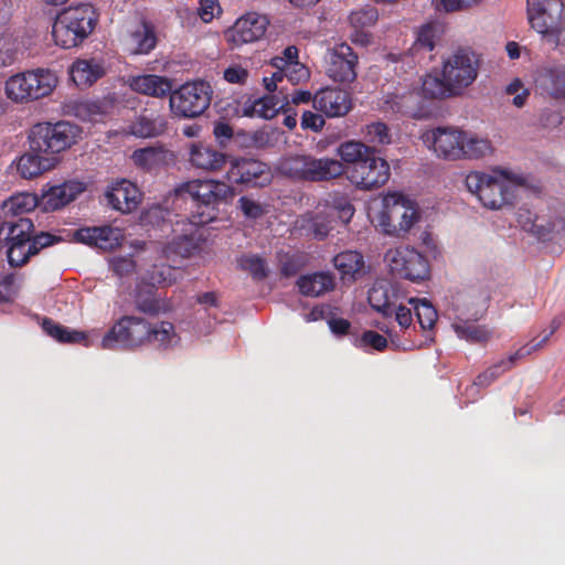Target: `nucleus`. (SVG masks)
<instances>
[{
  "mask_svg": "<svg viewBox=\"0 0 565 565\" xmlns=\"http://www.w3.org/2000/svg\"><path fill=\"white\" fill-rule=\"evenodd\" d=\"M337 154L344 163L350 164L344 172L348 180L359 190L379 189L390 179V164L376 154L374 147L349 140L339 145Z\"/></svg>",
  "mask_w": 565,
  "mask_h": 565,
  "instance_id": "1",
  "label": "nucleus"
},
{
  "mask_svg": "<svg viewBox=\"0 0 565 565\" xmlns=\"http://www.w3.org/2000/svg\"><path fill=\"white\" fill-rule=\"evenodd\" d=\"M523 182V177L512 175L507 170H498L493 173L471 171L465 179L467 190L489 210H501L512 205L516 190Z\"/></svg>",
  "mask_w": 565,
  "mask_h": 565,
  "instance_id": "2",
  "label": "nucleus"
},
{
  "mask_svg": "<svg viewBox=\"0 0 565 565\" xmlns=\"http://www.w3.org/2000/svg\"><path fill=\"white\" fill-rule=\"evenodd\" d=\"M98 21L94 7L83 3L63 9L52 25V35L56 45L63 49L75 47L88 38Z\"/></svg>",
  "mask_w": 565,
  "mask_h": 565,
  "instance_id": "3",
  "label": "nucleus"
},
{
  "mask_svg": "<svg viewBox=\"0 0 565 565\" xmlns=\"http://www.w3.org/2000/svg\"><path fill=\"white\" fill-rule=\"evenodd\" d=\"M278 171L296 181L319 182L342 175L344 167L337 159L297 154L282 158L278 163Z\"/></svg>",
  "mask_w": 565,
  "mask_h": 565,
  "instance_id": "4",
  "label": "nucleus"
},
{
  "mask_svg": "<svg viewBox=\"0 0 565 565\" xmlns=\"http://www.w3.org/2000/svg\"><path fill=\"white\" fill-rule=\"evenodd\" d=\"M57 84L56 75L43 68L18 73L6 81L9 99L22 103L49 96Z\"/></svg>",
  "mask_w": 565,
  "mask_h": 565,
  "instance_id": "5",
  "label": "nucleus"
},
{
  "mask_svg": "<svg viewBox=\"0 0 565 565\" xmlns=\"http://www.w3.org/2000/svg\"><path fill=\"white\" fill-rule=\"evenodd\" d=\"M78 134V127L68 121L36 124L29 135L30 148L34 152L58 153L75 143Z\"/></svg>",
  "mask_w": 565,
  "mask_h": 565,
  "instance_id": "6",
  "label": "nucleus"
},
{
  "mask_svg": "<svg viewBox=\"0 0 565 565\" xmlns=\"http://www.w3.org/2000/svg\"><path fill=\"white\" fill-rule=\"evenodd\" d=\"M212 87L205 81H193L172 89L169 98L171 113L179 118H195L202 115L212 100Z\"/></svg>",
  "mask_w": 565,
  "mask_h": 565,
  "instance_id": "7",
  "label": "nucleus"
},
{
  "mask_svg": "<svg viewBox=\"0 0 565 565\" xmlns=\"http://www.w3.org/2000/svg\"><path fill=\"white\" fill-rule=\"evenodd\" d=\"M418 220L415 204L401 193H390L383 199L379 223L386 234L408 232Z\"/></svg>",
  "mask_w": 565,
  "mask_h": 565,
  "instance_id": "8",
  "label": "nucleus"
},
{
  "mask_svg": "<svg viewBox=\"0 0 565 565\" xmlns=\"http://www.w3.org/2000/svg\"><path fill=\"white\" fill-rule=\"evenodd\" d=\"M459 301L458 307H462L461 313L472 318V320L459 318L452 323L458 338L471 343L487 342L492 332L486 326L475 323L486 310L487 297L482 292H477L472 296H463Z\"/></svg>",
  "mask_w": 565,
  "mask_h": 565,
  "instance_id": "9",
  "label": "nucleus"
},
{
  "mask_svg": "<svg viewBox=\"0 0 565 565\" xmlns=\"http://www.w3.org/2000/svg\"><path fill=\"white\" fill-rule=\"evenodd\" d=\"M150 323L132 316L120 318L103 337L100 345L105 350L135 348L149 343Z\"/></svg>",
  "mask_w": 565,
  "mask_h": 565,
  "instance_id": "10",
  "label": "nucleus"
},
{
  "mask_svg": "<svg viewBox=\"0 0 565 565\" xmlns=\"http://www.w3.org/2000/svg\"><path fill=\"white\" fill-rule=\"evenodd\" d=\"M478 71L477 55L467 49H459L444 60L441 75L456 96H459L476 81Z\"/></svg>",
  "mask_w": 565,
  "mask_h": 565,
  "instance_id": "11",
  "label": "nucleus"
},
{
  "mask_svg": "<svg viewBox=\"0 0 565 565\" xmlns=\"http://www.w3.org/2000/svg\"><path fill=\"white\" fill-rule=\"evenodd\" d=\"M385 262L390 271L414 282H419L429 277V264L427 258L408 246L391 248L385 254Z\"/></svg>",
  "mask_w": 565,
  "mask_h": 565,
  "instance_id": "12",
  "label": "nucleus"
},
{
  "mask_svg": "<svg viewBox=\"0 0 565 565\" xmlns=\"http://www.w3.org/2000/svg\"><path fill=\"white\" fill-rule=\"evenodd\" d=\"M177 193L185 199H191L199 207L214 209L222 202H227L235 196V190L230 184L217 180H191L182 183Z\"/></svg>",
  "mask_w": 565,
  "mask_h": 565,
  "instance_id": "13",
  "label": "nucleus"
},
{
  "mask_svg": "<svg viewBox=\"0 0 565 565\" xmlns=\"http://www.w3.org/2000/svg\"><path fill=\"white\" fill-rule=\"evenodd\" d=\"M32 231L33 223L26 217H20L17 222L9 225L4 241L8 262L11 266H22L28 262L30 256L35 255L31 246Z\"/></svg>",
  "mask_w": 565,
  "mask_h": 565,
  "instance_id": "14",
  "label": "nucleus"
},
{
  "mask_svg": "<svg viewBox=\"0 0 565 565\" xmlns=\"http://www.w3.org/2000/svg\"><path fill=\"white\" fill-rule=\"evenodd\" d=\"M324 62L326 73L334 82L351 83L355 79L358 55L349 44L340 43L328 49Z\"/></svg>",
  "mask_w": 565,
  "mask_h": 565,
  "instance_id": "15",
  "label": "nucleus"
},
{
  "mask_svg": "<svg viewBox=\"0 0 565 565\" xmlns=\"http://www.w3.org/2000/svg\"><path fill=\"white\" fill-rule=\"evenodd\" d=\"M465 131L454 127H437L423 135L424 142L446 160L462 159Z\"/></svg>",
  "mask_w": 565,
  "mask_h": 565,
  "instance_id": "16",
  "label": "nucleus"
},
{
  "mask_svg": "<svg viewBox=\"0 0 565 565\" xmlns=\"http://www.w3.org/2000/svg\"><path fill=\"white\" fill-rule=\"evenodd\" d=\"M269 23L266 14L250 11L239 17L227 30L226 35L235 46L255 43L265 36Z\"/></svg>",
  "mask_w": 565,
  "mask_h": 565,
  "instance_id": "17",
  "label": "nucleus"
},
{
  "mask_svg": "<svg viewBox=\"0 0 565 565\" xmlns=\"http://www.w3.org/2000/svg\"><path fill=\"white\" fill-rule=\"evenodd\" d=\"M230 182L248 186H264L271 181L269 167L256 159L237 158L226 172Z\"/></svg>",
  "mask_w": 565,
  "mask_h": 565,
  "instance_id": "18",
  "label": "nucleus"
},
{
  "mask_svg": "<svg viewBox=\"0 0 565 565\" xmlns=\"http://www.w3.org/2000/svg\"><path fill=\"white\" fill-rule=\"evenodd\" d=\"M563 11L562 0H526L529 22L542 35L563 22Z\"/></svg>",
  "mask_w": 565,
  "mask_h": 565,
  "instance_id": "19",
  "label": "nucleus"
},
{
  "mask_svg": "<svg viewBox=\"0 0 565 565\" xmlns=\"http://www.w3.org/2000/svg\"><path fill=\"white\" fill-rule=\"evenodd\" d=\"M213 220V215L204 212L192 215L190 218V227L185 233L174 236L162 247L163 256L172 262L178 258H188L192 256L200 247L199 239L195 236V227L204 225Z\"/></svg>",
  "mask_w": 565,
  "mask_h": 565,
  "instance_id": "20",
  "label": "nucleus"
},
{
  "mask_svg": "<svg viewBox=\"0 0 565 565\" xmlns=\"http://www.w3.org/2000/svg\"><path fill=\"white\" fill-rule=\"evenodd\" d=\"M316 110L322 115L334 118L347 115L352 107L349 92L338 87H323L312 98Z\"/></svg>",
  "mask_w": 565,
  "mask_h": 565,
  "instance_id": "21",
  "label": "nucleus"
},
{
  "mask_svg": "<svg viewBox=\"0 0 565 565\" xmlns=\"http://www.w3.org/2000/svg\"><path fill=\"white\" fill-rule=\"evenodd\" d=\"M152 103L146 107L129 126L131 135L138 138H154L163 135L168 129V118Z\"/></svg>",
  "mask_w": 565,
  "mask_h": 565,
  "instance_id": "22",
  "label": "nucleus"
},
{
  "mask_svg": "<svg viewBox=\"0 0 565 565\" xmlns=\"http://www.w3.org/2000/svg\"><path fill=\"white\" fill-rule=\"evenodd\" d=\"M74 239L102 250H113L121 244L124 234L118 227L109 225L92 226L76 230Z\"/></svg>",
  "mask_w": 565,
  "mask_h": 565,
  "instance_id": "23",
  "label": "nucleus"
},
{
  "mask_svg": "<svg viewBox=\"0 0 565 565\" xmlns=\"http://www.w3.org/2000/svg\"><path fill=\"white\" fill-rule=\"evenodd\" d=\"M105 200L114 210L129 213L139 203V190L128 180L114 183L105 193Z\"/></svg>",
  "mask_w": 565,
  "mask_h": 565,
  "instance_id": "24",
  "label": "nucleus"
},
{
  "mask_svg": "<svg viewBox=\"0 0 565 565\" xmlns=\"http://www.w3.org/2000/svg\"><path fill=\"white\" fill-rule=\"evenodd\" d=\"M86 190L84 182L77 180L65 181L62 184L54 185L43 194L42 204L45 210L56 211L72 201Z\"/></svg>",
  "mask_w": 565,
  "mask_h": 565,
  "instance_id": "25",
  "label": "nucleus"
},
{
  "mask_svg": "<svg viewBox=\"0 0 565 565\" xmlns=\"http://www.w3.org/2000/svg\"><path fill=\"white\" fill-rule=\"evenodd\" d=\"M128 85L131 90L154 98L170 97L173 89L172 79L156 74L131 76L128 79Z\"/></svg>",
  "mask_w": 565,
  "mask_h": 565,
  "instance_id": "26",
  "label": "nucleus"
},
{
  "mask_svg": "<svg viewBox=\"0 0 565 565\" xmlns=\"http://www.w3.org/2000/svg\"><path fill=\"white\" fill-rule=\"evenodd\" d=\"M398 289L387 282L377 281L369 290V303L373 310L381 313L384 318L393 317V309L399 301Z\"/></svg>",
  "mask_w": 565,
  "mask_h": 565,
  "instance_id": "27",
  "label": "nucleus"
},
{
  "mask_svg": "<svg viewBox=\"0 0 565 565\" xmlns=\"http://www.w3.org/2000/svg\"><path fill=\"white\" fill-rule=\"evenodd\" d=\"M191 166L204 171L220 170L226 162V156L203 142H193L189 149Z\"/></svg>",
  "mask_w": 565,
  "mask_h": 565,
  "instance_id": "28",
  "label": "nucleus"
},
{
  "mask_svg": "<svg viewBox=\"0 0 565 565\" xmlns=\"http://www.w3.org/2000/svg\"><path fill=\"white\" fill-rule=\"evenodd\" d=\"M537 87L548 96L565 98V65L543 67L536 76Z\"/></svg>",
  "mask_w": 565,
  "mask_h": 565,
  "instance_id": "29",
  "label": "nucleus"
},
{
  "mask_svg": "<svg viewBox=\"0 0 565 565\" xmlns=\"http://www.w3.org/2000/svg\"><path fill=\"white\" fill-rule=\"evenodd\" d=\"M330 215L324 211L307 213L297 220V225L306 235L321 241L324 239L333 228Z\"/></svg>",
  "mask_w": 565,
  "mask_h": 565,
  "instance_id": "30",
  "label": "nucleus"
},
{
  "mask_svg": "<svg viewBox=\"0 0 565 565\" xmlns=\"http://www.w3.org/2000/svg\"><path fill=\"white\" fill-rule=\"evenodd\" d=\"M297 286L303 296L319 297L334 288V278L328 271H317L300 276Z\"/></svg>",
  "mask_w": 565,
  "mask_h": 565,
  "instance_id": "31",
  "label": "nucleus"
},
{
  "mask_svg": "<svg viewBox=\"0 0 565 565\" xmlns=\"http://www.w3.org/2000/svg\"><path fill=\"white\" fill-rule=\"evenodd\" d=\"M40 153L41 152L32 151L19 158L17 170L23 179H34L54 166L56 161L54 157H41Z\"/></svg>",
  "mask_w": 565,
  "mask_h": 565,
  "instance_id": "32",
  "label": "nucleus"
},
{
  "mask_svg": "<svg viewBox=\"0 0 565 565\" xmlns=\"http://www.w3.org/2000/svg\"><path fill=\"white\" fill-rule=\"evenodd\" d=\"M282 90L284 87L281 86L279 88L280 97L271 95L256 99L252 105L244 107V114L246 116H258L265 119L273 118L279 109L284 108L289 103L288 97L284 95Z\"/></svg>",
  "mask_w": 565,
  "mask_h": 565,
  "instance_id": "33",
  "label": "nucleus"
},
{
  "mask_svg": "<svg viewBox=\"0 0 565 565\" xmlns=\"http://www.w3.org/2000/svg\"><path fill=\"white\" fill-rule=\"evenodd\" d=\"M104 67L94 60H78L73 63L71 76L78 87H87L104 75Z\"/></svg>",
  "mask_w": 565,
  "mask_h": 565,
  "instance_id": "34",
  "label": "nucleus"
},
{
  "mask_svg": "<svg viewBox=\"0 0 565 565\" xmlns=\"http://www.w3.org/2000/svg\"><path fill=\"white\" fill-rule=\"evenodd\" d=\"M527 355V349H519L514 353L508 356V359L501 360L498 363L491 365L483 373L479 374L473 386L487 387L494 382L500 375L513 367L515 362Z\"/></svg>",
  "mask_w": 565,
  "mask_h": 565,
  "instance_id": "35",
  "label": "nucleus"
},
{
  "mask_svg": "<svg viewBox=\"0 0 565 565\" xmlns=\"http://www.w3.org/2000/svg\"><path fill=\"white\" fill-rule=\"evenodd\" d=\"M333 265L342 279L355 280L363 271L364 258L356 250H345L333 257Z\"/></svg>",
  "mask_w": 565,
  "mask_h": 565,
  "instance_id": "36",
  "label": "nucleus"
},
{
  "mask_svg": "<svg viewBox=\"0 0 565 565\" xmlns=\"http://www.w3.org/2000/svg\"><path fill=\"white\" fill-rule=\"evenodd\" d=\"M38 205L36 195L22 192L17 193L3 201L1 205V213L3 216H18L33 211Z\"/></svg>",
  "mask_w": 565,
  "mask_h": 565,
  "instance_id": "37",
  "label": "nucleus"
},
{
  "mask_svg": "<svg viewBox=\"0 0 565 565\" xmlns=\"http://www.w3.org/2000/svg\"><path fill=\"white\" fill-rule=\"evenodd\" d=\"M420 92L426 99H444L456 96L444 77L438 75L427 74L422 79Z\"/></svg>",
  "mask_w": 565,
  "mask_h": 565,
  "instance_id": "38",
  "label": "nucleus"
},
{
  "mask_svg": "<svg viewBox=\"0 0 565 565\" xmlns=\"http://www.w3.org/2000/svg\"><path fill=\"white\" fill-rule=\"evenodd\" d=\"M463 153L462 159H481L493 153L492 142L488 138H482L477 135L468 134L465 131L462 142Z\"/></svg>",
  "mask_w": 565,
  "mask_h": 565,
  "instance_id": "39",
  "label": "nucleus"
},
{
  "mask_svg": "<svg viewBox=\"0 0 565 565\" xmlns=\"http://www.w3.org/2000/svg\"><path fill=\"white\" fill-rule=\"evenodd\" d=\"M179 342L174 326L168 321L150 324L149 343L158 348H171Z\"/></svg>",
  "mask_w": 565,
  "mask_h": 565,
  "instance_id": "40",
  "label": "nucleus"
},
{
  "mask_svg": "<svg viewBox=\"0 0 565 565\" xmlns=\"http://www.w3.org/2000/svg\"><path fill=\"white\" fill-rule=\"evenodd\" d=\"M134 54H148L157 44L153 28L142 22L130 35Z\"/></svg>",
  "mask_w": 565,
  "mask_h": 565,
  "instance_id": "41",
  "label": "nucleus"
},
{
  "mask_svg": "<svg viewBox=\"0 0 565 565\" xmlns=\"http://www.w3.org/2000/svg\"><path fill=\"white\" fill-rule=\"evenodd\" d=\"M411 305L417 317V321L423 330H431L435 327L438 315L437 310L427 299L408 298Z\"/></svg>",
  "mask_w": 565,
  "mask_h": 565,
  "instance_id": "42",
  "label": "nucleus"
},
{
  "mask_svg": "<svg viewBox=\"0 0 565 565\" xmlns=\"http://www.w3.org/2000/svg\"><path fill=\"white\" fill-rule=\"evenodd\" d=\"M42 329L47 335L62 343H77L85 339L84 333L72 331L47 318L43 319Z\"/></svg>",
  "mask_w": 565,
  "mask_h": 565,
  "instance_id": "43",
  "label": "nucleus"
},
{
  "mask_svg": "<svg viewBox=\"0 0 565 565\" xmlns=\"http://www.w3.org/2000/svg\"><path fill=\"white\" fill-rule=\"evenodd\" d=\"M131 159L136 166L150 170L160 164L164 159V150L161 147L137 149L132 152Z\"/></svg>",
  "mask_w": 565,
  "mask_h": 565,
  "instance_id": "44",
  "label": "nucleus"
},
{
  "mask_svg": "<svg viewBox=\"0 0 565 565\" xmlns=\"http://www.w3.org/2000/svg\"><path fill=\"white\" fill-rule=\"evenodd\" d=\"M354 211L353 204L345 196L334 198L326 210L332 222L339 220L342 224H348L351 221Z\"/></svg>",
  "mask_w": 565,
  "mask_h": 565,
  "instance_id": "45",
  "label": "nucleus"
},
{
  "mask_svg": "<svg viewBox=\"0 0 565 565\" xmlns=\"http://www.w3.org/2000/svg\"><path fill=\"white\" fill-rule=\"evenodd\" d=\"M238 265L243 270L248 271L256 280H262L267 277L268 268L265 260L254 254L243 255L238 259Z\"/></svg>",
  "mask_w": 565,
  "mask_h": 565,
  "instance_id": "46",
  "label": "nucleus"
},
{
  "mask_svg": "<svg viewBox=\"0 0 565 565\" xmlns=\"http://www.w3.org/2000/svg\"><path fill=\"white\" fill-rule=\"evenodd\" d=\"M563 228L559 221H546L544 217L536 216L527 227V231L540 239H548L552 234L558 233Z\"/></svg>",
  "mask_w": 565,
  "mask_h": 565,
  "instance_id": "47",
  "label": "nucleus"
},
{
  "mask_svg": "<svg viewBox=\"0 0 565 565\" xmlns=\"http://www.w3.org/2000/svg\"><path fill=\"white\" fill-rule=\"evenodd\" d=\"M364 137L373 145H387L391 142L388 127L381 121L372 122L365 127Z\"/></svg>",
  "mask_w": 565,
  "mask_h": 565,
  "instance_id": "48",
  "label": "nucleus"
},
{
  "mask_svg": "<svg viewBox=\"0 0 565 565\" xmlns=\"http://www.w3.org/2000/svg\"><path fill=\"white\" fill-rule=\"evenodd\" d=\"M18 55L17 41L11 35L0 36V67L12 65Z\"/></svg>",
  "mask_w": 565,
  "mask_h": 565,
  "instance_id": "49",
  "label": "nucleus"
},
{
  "mask_svg": "<svg viewBox=\"0 0 565 565\" xmlns=\"http://www.w3.org/2000/svg\"><path fill=\"white\" fill-rule=\"evenodd\" d=\"M483 1L484 0H433V4L439 12H455L478 7Z\"/></svg>",
  "mask_w": 565,
  "mask_h": 565,
  "instance_id": "50",
  "label": "nucleus"
},
{
  "mask_svg": "<svg viewBox=\"0 0 565 565\" xmlns=\"http://www.w3.org/2000/svg\"><path fill=\"white\" fill-rule=\"evenodd\" d=\"M387 343L388 342L385 337L372 330L364 331L362 335L355 341V345L358 348H372L376 351H383L387 347Z\"/></svg>",
  "mask_w": 565,
  "mask_h": 565,
  "instance_id": "51",
  "label": "nucleus"
},
{
  "mask_svg": "<svg viewBox=\"0 0 565 565\" xmlns=\"http://www.w3.org/2000/svg\"><path fill=\"white\" fill-rule=\"evenodd\" d=\"M109 266L118 277H127L135 273L136 263L131 256L114 257L109 262Z\"/></svg>",
  "mask_w": 565,
  "mask_h": 565,
  "instance_id": "52",
  "label": "nucleus"
},
{
  "mask_svg": "<svg viewBox=\"0 0 565 565\" xmlns=\"http://www.w3.org/2000/svg\"><path fill=\"white\" fill-rule=\"evenodd\" d=\"M436 35L437 30L433 24L423 25L417 33L415 47L433 51L435 47Z\"/></svg>",
  "mask_w": 565,
  "mask_h": 565,
  "instance_id": "53",
  "label": "nucleus"
},
{
  "mask_svg": "<svg viewBox=\"0 0 565 565\" xmlns=\"http://www.w3.org/2000/svg\"><path fill=\"white\" fill-rule=\"evenodd\" d=\"M564 318L562 316L555 317L550 324L548 330L543 331V337L541 340L536 341L535 339L531 340L529 343L523 345L521 349H527V355H530L532 352L541 349L554 334V332L561 327L563 323Z\"/></svg>",
  "mask_w": 565,
  "mask_h": 565,
  "instance_id": "54",
  "label": "nucleus"
},
{
  "mask_svg": "<svg viewBox=\"0 0 565 565\" xmlns=\"http://www.w3.org/2000/svg\"><path fill=\"white\" fill-rule=\"evenodd\" d=\"M238 207L245 217L257 220L265 214L264 206L248 196H241Z\"/></svg>",
  "mask_w": 565,
  "mask_h": 565,
  "instance_id": "55",
  "label": "nucleus"
},
{
  "mask_svg": "<svg viewBox=\"0 0 565 565\" xmlns=\"http://www.w3.org/2000/svg\"><path fill=\"white\" fill-rule=\"evenodd\" d=\"M349 20L355 28L372 25L377 20V11L374 8L361 9L352 12Z\"/></svg>",
  "mask_w": 565,
  "mask_h": 565,
  "instance_id": "56",
  "label": "nucleus"
},
{
  "mask_svg": "<svg viewBox=\"0 0 565 565\" xmlns=\"http://www.w3.org/2000/svg\"><path fill=\"white\" fill-rule=\"evenodd\" d=\"M542 36L546 43L565 54V25L563 22Z\"/></svg>",
  "mask_w": 565,
  "mask_h": 565,
  "instance_id": "57",
  "label": "nucleus"
},
{
  "mask_svg": "<svg viewBox=\"0 0 565 565\" xmlns=\"http://www.w3.org/2000/svg\"><path fill=\"white\" fill-rule=\"evenodd\" d=\"M285 78L294 85L299 84L309 78V70L299 62L291 63L285 71L284 79Z\"/></svg>",
  "mask_w": 565,
  "mask_h": 565,
  "instance_id": "58",
  "label": "nucleus"
},
{
  "mask_svg": "<svg viewBox=\"0 0 565 565\" xmlns=\"http://www.w3.org/2000/svg\"><path fill=\"white\" fill-rule=\"evenodd\" d=\"M221 12L218 0H200L199 15L204 22H211Z\"/></svg>",
  "mask_w": 565,
  "mask_h": 565,
  "instance_id": "59",
  "label": "nucleus"
},
{
  "mask_svg": "<svg viewBox=\"0 0 565 565\" xmlns=\"http://www.w3.org/2000/svg\"><path fill=\"white\" fill-rule=\"evenodd\" d=\"M413 307H406L401 301L393 309V316L402 329H408L413 324Z\"/></svg>",
  "mask_w": 565,
  "mask_h": 565,
  "instance_id": "60",
  "label": "nucleus"
},
{
  "mask_svg": "<svg viewBox=\"0 0 565 565\" xmlns=\"http://www.w3.org/2000/svg\"><path fill=\"white\" fill-rule=\"evenodd\" d=\"M326 121L321 114L312 113L310 110H306L301 116V127L303 129H310L315 132L320 131Z\"/></svg>",
  "mask_w": 565,
  "mask_h": 565,
  "instance_id": "61",
  "label": "nucleus"
},
{
  "mask_svg": "<svg viewBox=\"0 0 565 565\" xmlns=\"http://www.w3.org/2000/svg\"><path fill=\"white\" fill-rule=\"evenodd\" d=\"M248 75V71L241 65H233L224 71V79L232 84H245Z\"/></svg>",
  "mask_w": 565,
  "mask_h": 565,
  "instance_id": "62",
  "label": "nucleus"
},
{
  "mask_svg": "<svg viewBox=\"0 0 565 565\" xmlns=\"http://www.w3.org/2000/svg\"><path fill=\"white\" fill-rule=\"evenodd\" d=\"M213 134L220 145L225 146L233 138V128L223 121H218L214 126Z\"/></svg>",
  "mask_w": 565,
  "mask_h": 565,
  "instance_id": "63",
  "label": "nucleus"
},
{
  "mask_svg": "<svg viewBox=\"0 0 565 565\" xmlns=\"http://www.w3.org/2000/svg\"><path fill=\"white\" fill-rule=\"evenodd\" d=\"M57 241H58V238H56L55 236H53L49 233L42 232V233L35 235L33 237V239H31V246L34 249V253L38 254L40 252V249H42L44 247H49Z\"/></svg>",
  "mask_w": 565,
  "mask_h": 565,
  "instance_id": "64",
  "label": "nucleus"
}]
</instances>
